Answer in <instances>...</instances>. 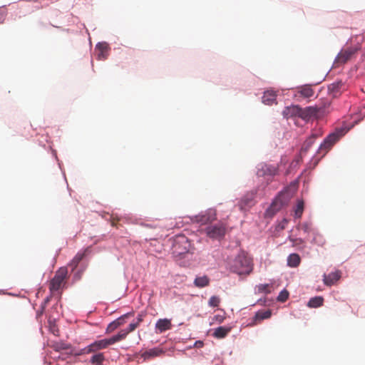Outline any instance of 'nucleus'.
<instances>
[{
    "label": "nucleus",
    "mask_w": 365,
    "mask_h": 365,
    "mask_svg": "<svg viewBox=\"0 0 365 365\" xmlns=\"http://www.w3.org/2000/svg\"><path fill=\"white\" fill-rule=\"evenodd\" d=\"M301 262L300 257L298 254H291L287 257V265L290 267H297Z\"/></svg>",
    "instance_id": "21"
},
{
    "label": "nucleus",
    "mask_w": 365,
    "mask_h": 365,
    "mask_svg": "<svg viewBox=\"0 0 365 365\" xmlns=\"http://www.w3.org/2000/svg\"><path fill=\"white\" fill-rule=\"evenodd\" d=\"M86 266H85L83 268H81L78 270H75L74 272V275H73V278L75 280H80L83 276V274L84 272V271L86 270Z\"/></svg>",
    "instance_id": "36"
},
{
    "label": "nucleus",
    "mask_w": 365,
    "mask_h": 365,
    "mask_svg": "<svg viewBox=\"0 0 365 365\" xmlns=\"http://www.w3.org/2000/svg\"><path fill=\"white\" fill-rule=\"evenodd\" d=\"M111 225H112V226H115L116 222H115V220H114V219H113V220H112V221H111Z\"/></svg>",
    "instance_id": "45"
},
{
    "label": "nucleus",
    "mask_w": 365,
    "mask_h": 365,
    "mask_svg": "<svg viewBox=\"0 0 365 365\" xmlns=\"http://www.w3.org/2000/svg\"><path fill=\"white\" fill-rule=\"evenodd\" d=\"M143 317H144V314L143 313H140L138 315L137 317V322L135 323H138V325L139 326L140 324L143 322Z\"/></svg>",
    "instance_id": "41"
},
{
    "label": "nucleus",
    "mask_w": 365,
    "mask_h": 365,
    "mask_svg": "<svg viewBox=\"0 0 365 365\" xmlns=\"http://www.w3.org/2000/svg\"><path fill=\"white\" fill-rule=\"evenodd\" d=\"M254 194L247 195L245 196L239 203L240 210H246L247 207H251L253 205Z\"/></svg>",
    "instance_id": "18"
},
{
    "label": "nucleus",
    "mask_w": 365,
    "mask_h": 365,
    "mask_svg": "<svg viewBox=\"0 0 365 365\" xmlns=\"http://www.w3.org/2000/svg\"><path fill=\"white\" fill-rule=\"evenodd\" d=\"M230 269L239 275L250 274L252 271V260L247 253L242 251L231 262Z\"/></svg>",
    "instance_id": "1"
},
{
    "label": "nucleus",
    "mask_w": 365,
    "mask_h": 365,
    "mask_svg": "<svg viewBox=\"0 0 365 365\" xmlns=\"http://www.w3.org/2000/svg\"><path fill=\"white\" fill-rule=\"evenodd\" d=\"M277 94L272 90L266 91L262 96V102L266 105H272L276 100Z\"/></svg>",
    "instance_id": "17"
},
{
    "label": "nucleus",
    "mask_w": 365,
    "mask_h": 365,
    "mask_svg": "<svg viewBox=\"0 0 365 365\" xmlns=\"http://www.w3.org/2000/svg\"><path fill=\"white\" fill-rule=\"evenodd\" d=\"M163 353V351L160 348H153L151 349H149L146 351H145L142 354V357L144 358V359H148L152 357H155L161 355Z\"/></svg>",
    "instance_id": "20"
},
{
    "label": "nucleus",
    "mask_w": 365,
    "mask_h": 365,
    "mask_svg": "<svg viewBox=\"0 0 365 365\" xmlns=\"http://www.w3.org/2000/svg\"><path fill=\"white\" fill-rule=\"evenodd\" d=\"M88 250L87 248L83 251H79L70 262L68 266L71 268V272H74L77 269L81 261L86 257Z\"/></svg>",
    "instance_id": "13"
},
{
    "label": "nucleus",
    "mask_w": 365,
    "mask_h": 365,
    "mask_svg": "<svg viewBox=\"0 0 365 365\" xmlns=\"http://www.w3.org/2000/svg\"><path fill=\"white\" fill-rule=\"evenodd\" d=\"M288 297L289 292L287 290L284 289L279 293V296L277 297V300L279 302H284L287 300Z\"/></svg>",
    "instance_id": "35"
},
{
    "label": "nucleus",
    "mask_w": 365,
    "mask_h": 365,
    "mask_svg": "<svg viewBox=\"0 0 365 365\" xmlns=\"http://www.w3.org/2000/svg\"><path fill=\"white\" fill-rule=\"evenodd\" d=\"M128 331L125 329H123V330H120L118 334L115 335V336H113L112 337H110V339L113 342V344H115L118 341H120L121 340H123L126 338V336H128Z\"/></svg>",
    "instance_id": "28"
},
{
    "label": "nucleus",
    "mask_w": 365,
    "mask_h": 365,
    "mask_svg": "<svg viewBox=\"0 0 365 365\" xmlns=\"http://www.w3.org/2000/svg\"><path fill=\"white\" fill-rule=\"evenodd\" d=\"M42 8H43L42 6H31V11H34V9L36 10H39V9H41Z\"/></svg>",
    "instance_id": "44"
},
{
    "label": "nucleus",
    "mask_w": 365,
    "mask_h": 365,
    "mask_svg": "<svg viewBox=\"0 0 365 365\" xmlns=\"http://www.w3.org/2000/svg\"><path fill=\"white\" fill-rule=\"evenodd\" d=\"M217 219V212L215 209H208L204 212H202L197 215L192 217L193 222L200 223L202 225L211 224Z\"/></svg>",
    "instance_id": "5"
},
{
    "label": "nucleus",
    "mask_w": 365,
    "mask_h": 365,
    "mask_svg": "<svg viewBox=\"0 0 365 365\" xmlns=\"http://www.w3.org/2000/svg\"><path fill=\"white\" fill-rule=\"evenodd\" d=\"M220 303V297L217 296H212L208 302V304L212 307H217Z\"/></svg>",
    "instance_id": "34"
},
{
    "label": "nucleus",
    "mask_w": 365,
    "mask_h": 365,
    "mask_svg": "<svg viewBox=\"0 0 365 365\" xmlns=\"http://www.w3.org/2000/svg\"><path fill=\"white\" fill-rule=\"evenodd\" d=\"M272 315V312L269 309L265 311H259L257 312L255 316L254 320L257 322V320H263L266 319H269ZM256 324V322H255Z\"/></svg>",
    "instance_id": "26"
},
{
    "label": "nucleus",
    "mask_w": 365,
    "mask_h": 365,
    "mask_svg": "<svg viewBox=\"0 0 365 365\" xmlns=\"http://www.w3.org/2000/svg\"><path fill=\"white\" fill-rule=\"evenodd\" d=\"M209 284L210 279L206 275L202 277H197L194 281L195 286L199 288L207 287L209 285Z\"/></svg>",
    "instance_id": "23"
},
{
    "label": "nucleus",
    "mask_w": 365,
    "mask_h": 365,
    "mask_svg": "<svg viewBox=\"0 0 365 365\" xmlns=\"http://www.w3.org/2000/svg\"><path fill=\"white\" fill-rule=\"evenodd\" d=\"M67 274L68 269L65 267H62L56 271L53 278L51 280L49 284V289L51 292H54L61 288H63L64 285L66 284Z\"/></svg>",
    "instance_id": "2"
},
{
    "label": "nucleus",
    "mask_w": 365,
    "mask_h": 365,
    "mask_svg": "<svg viewBox=\"0 0 365 365\" xmlns=\"http://www.w3.org/2000/svg\"><path fill=\"white\" fill-rule=\"evenodd\" d=\"M172 328V324L170 319H160L155 324V329L159 333H163Z\"/></svg>",
    "instance_id": "16"
},
{
    "label": "nucleus",
    "mask_w": 365,
    "mask_h": 365,
    "mask_svg": "<svg viewBox=\"0 0 365 365\" xmlns=\"http://www.w3.org/2000/svg\"><path fill=\"white\" fill-rule=\"evenodd\" d=\"M96 48L100 51L98 56L100 58H106L108 51V46L106 43H99L96 46Z\"/></svg>",
    "instance_id": "25"
},
{
    "label": "nucleus",
    "mask_w": 365,
    "mask_h": 365,
    "mask_svg": "<svg viewBox=\"0 0 365 365\" xmlns=\"http://www.w3.org/2000/svg\"><path fill=\"white\" fill-rule=\"evenodd\" d=\"M134 315L133 312H128L126 313L121 317H118L117 319L114 320L113 322H110L107 328H106V333H111L116 329H118L119 327L122 326L125 324V319L133 317Z\"/></svg>",
    "instance_id": "10"
},
{
    "label": "nucleus",
    "mask_w": 365,
    "mask_h": 365,
    "mask_svg": "<svg viewBox=\"0 0 365 365\" xmlns=\"http://www.w3.org/2000/svg\"><path fill=\"white\" fill-rule=\"evenodd\" d=\"M105 360V357L103 353H98L96 354H94L91 358V363L93 365H102L103 361Z\"/></svg>",
    "instance_id": "30"
},
{
    "label": "nucleus",
    "mask_w": 365,
    "mask_h": 365,
    "mask_svg": "<svg viewBox=\"0 0 365 365\" xmlns=\"http://www.w3.org/2000/svg\"><path fill=\"white\" fill-rule=\"evenodd\" d=\"M323 303L324 298L322 297L318 296L311 298L307 303V306L310 308H318L322 307Z\"/></svg>",
    "instance_id": "24"
},
{
    "label": "nucleus",
    "mask_w": 365,
    "mask_h": 365,
    "mask_svg": "<svg viewBox=\"0 0 365 365\" xmlns=\"http://www.w3.org/2000/svg\"><path fill=\"white\" fill-rule=\"evenodd\" d=\"M258 293L269 294L271 292L269 284H260L257 286Z\"/></svg>",
    "instance_id": "33"
},
{
    "label": "nucleus",
    "mask_w": 365,
    "mask_h": 365,
    "mask_svg": "<svg viewBox=\"0 0 365 365\" xmlns=\"http://www.w3.org/2000/svg\"><path fill=\"white\" fill-rule=\"evenodd\" d=\"M328 90L333 97H337L344 90V84L341 81L334 82L329 86Z\"/></svg>",
    "instance_id": "15"
},
{
    "label": "nucleus",
    "mask_w": 365,
    "mask_h": 365,
    "mask_svg": "<svg viewBox=\"0 0 365 365\" xmlns=\"http://www.w3.org/2000/svg\"><path fill=\"white\" fill-rule=\"evenodd\" d=\"M298 93L304 98H309L314 95V90L309 85H304L297 88Z\"/></svg>",
    "instance_id": "19"
},
{
    "label": "nucleus",
    "mask_w": 365,
    "mask_h": 365,
    "mask_svg": "<svg viewBox=\"0 0 365 365\" xmlns=\"http://www.w3.org/2000/svg\"><path fill=\"white\" fill-rule=\"evenodd\" d=\"M357 51V47H349L341 50L335 58L334 64L339 66L346 63L352 58Z\"/></svg>",
    "instance_id": "9"
},
{
    "label": "nucleus",
    "mask_w": 365,
    "mask_h": 365,
    "mask_svg": "<svg viewBox=\"0 0 365 365\" xmlns=\"http://www.w3.org/2000/svg\"><path fill=\"white\" fill-rule=\"evenodd\" d=\"M301 229L304 233H309L312 232V224L310 222H304L301 225Z\"/></svg>",
    "instance_id": "37"
},
{
    "label": "nucleus",
    "mask_w": 365,
    "mask_h": 365,
    "mask_svg": "<svg viewBox=\"0 0 365 365\" xmlns=\"http://www.w3.org/2000/svg\"><path fill=\"white\" fill-rule=\"evenodd\" d=\"M230 327H219L214 331L213 336L217 339H222L225 337L227 334L230 331Z\"/></svg>",
    "instance_id": "22"
},
{
    "label": "nucleus",
    "mask_w": 365,
    "mask_h": 365,
    "mask_svg": "<svg viewBox=\"0 0 365 365\" xmlns=\"http://www.w3.org/2000/svg\"><path fill=\"white\" fill-rule=\"evenodd\" d=\"M304 211V202L302 200H299L297 202V207L294 210V215L297 218H300L302 215Z\"/></svg>",
    "instance_id": "32"
},
{
    "label": "nucleus",
    "mask_w": 365,
    "mask_h": 365,
    "mask_svg": "<svg viewBox=\"0 0 365 365\" xmlns=\"http://www.w3.org/2000/svg\"><path fill=\"white\" fill-rule=\"evenodd\" d=\"M341 277V272L337 270L329 273V274H324L323 275V282L327 286H331L337 282Z\"/></svg>",
    "instance_id": "12"
},
{
    "label": "nucleus",
    "mask_w": 365,
    "mask_h": 365,
    "mask_svg": "<svg viewBox=\"0 0 365 365\" xmlns=\"http://www.w3.org/2000/svg\"><path fill=\"white\" fill-rule=\"evenodd\" d=\"M6 14L5 11H0V24L4 23L6 19Z\"/></svg>",
    "instance_id": "40"
},
{
    "label": "nucleus",
    "mask_w": 365,
    "mask_h": 365,
    "mask_svg": "<svg viewBox=\"0 0 365 365\" xmlns=\"http://www.w3.org/2000/svg\"><path fill=\"white\" fill-rule=\"evenodd\" d=\"M300 107L299 106L292 105L287 106L282 111V115L286 118L299 117Z\"/></svg>",
    "instance_id": "14"
},
{
    "label": "nucleus",
    "mask_w": 365,
    "mask_h": 365,
    "mask_svg": "<svg viewBox=\"0 0 365 365\" xmlns=\"http://www.w3.org/2000/svg\"><path fill=\"white\" fill-rule=\"evenodd\" d=\"M317 135L315 134H312V136L308 138L305 142L303 144L302 147V149H301V152L302 153H306L308 149L312 146V145L314 143V138H317Z\"/></svg>",
    "instance_id": "31"
},
{
    "label": "nucleus",
    "mask_w": 365,
    "mask_h": 365,
    "mask_svg": "<svg viewBox=\"0 0 365 365\" xmlns=\"http://www.w3.org/2000/svg\"><path fill=\"white\" fill-rule=\"evenodd\" d=\"M48 346L56 351L67 349V346L62 341H50Z\"/></svg>",
    "instance_id": "29"
},
{
    "label": "nucleus",
    "mask_w": 365,
    "mask_h": 365,
    "mask_svg": "<svg viewBox=\"0 0 365 365\" xmlns=\"http://www.w3.org/2000/svg\"><path fill=\"white\" fill-rule=\"evenodd\" d=\"M282 207V202L279 199H276L270 205L267 212L274 215L279 211Z\"/></svg>",
    "instance_id": "27"
},
{
    "label": "nucleus",
    "mask_w": 365,
    "mask_h": 365,
    "mask_svg": "<svg viewBox=\"0 0 365 365\" xmlns=\"http://www.w3.org/2000/svg\"><path fill=\"white\" fill-rule=\"evenodd\" d=\"M226 225L223 222H218L215 225H211L205 228V233L207 237L212 239H220L223 237L226 232Z\"/></svg>",
    "instance_id": "4"
},
{
    "label": "nucleus",
    "mask_w": 365,
    "mask_h": 365,
    "mask_svg": "<svg viewBox=\"0 0 365 365\" xmlns=\"http://www.w3.org/2000/svg\"><path fill=\"white\" fill-rule=\"evenodd\" d=\"M113 344L110 338L96 341L83 349L84 354L94 353Z\"/></svg>",
    "instance_id": "8"
},
{
    "label": "nucleus",
    "mask_w": 365,
    "mask_h": 365,
    "mask_svg": "<svg viewBox=\"0 0 365 365\" xmlns=\"http://www.w3.org/2000/svg\"><path fill=\"white\" fill-rule=\"evenodd\" d=\"M344 134L345 131L344 129H338L335 132L330 133L324 139L323 143H322L320 149L327 153Z\"/></svg>",
    "instance_id": "7"
},
{
    "label": "nucleus",
    "mask_w": 365,
    "mask_h": 365,
    "mask_svg": "<svg viewBox=\"0 0 365 365\" xmlns=\"http://www.w3.org/2000/svg\"><path fill=\"white\" fill-rule=\"evenodd\" d=\"M50 301V297H46L43 302L41 304V306H43V309H46L47 304Z\"/></svg>",
    "instance_id": "42"
},
{
    "label": "nucleus",
    "mask_w": 365,
    "mask_h": 365,
    "mask_svg": "<svg viewBox=\"0 0 365 365\" xmlns=\"http://www.w3.org/2000/svg\"><path fill=\"white\" fill-rule=\"evenodd\" d=\"M279 167L277 165L262 163L259 165L257 175L267 179V182L272 181V178L278 175Z\"/></svg>",
    "instance_id": "3"
},
{
    "label": "nucleus",
    "mask_w": 365,
    "mask_h": 365,
    "mask_svg": "<svg viewBox=\"0 0 365 365\" xmlns=\"http://www.w3.org/2000/svg\"><path fill=\"white\" fill-rule=\"evenodd\" d=\"M190 249V242L184 235H180L176 237L173 245V252L178 255H182L189 252Z\"/></svg>",
    "instance_id": "6"
},
{
    "label": "nucleus",
    "mask_w": 365,
    "mask_h": 365,
    "mask_svg": "<svg viewBox=\"0 0 365 365\" xmlns=\"http://www.w3.org/2000/svg\"><path fill=\"white\" fill-rule=\"evenodd\" d=\"M138 327V323H130L126 330L128 333L133 331Z\"/></svg>",
    "instance_id": "39"
},
{
    "label": "nucleus",
    "mask_w": 365,
    "mask_h": 365,
    "mask_svg": "<svg viewBox=\"0 0 365 365\" xmlns=\"http://www.w3.org/2000/svg\"><path fill=\"white\" fill-rule=\"evenodd\" d=\"M44 310H45V309H43V306L41 305L40 310L37 311V312H36L37 318L40 317L43 314Z\"/></svg>",
    "instance_id": "43"
},
{
    "label": "nucleus",
    "mask_w": 365,
    "mask_h": 365,
    "mask_svg": "<svg viewBox=\"0 0 365 365\" xmlns=\"http://www.w3.org/2000/svg\"><path fill=\"white\" fill-rule=\"evenodd\" d=\"M319 109L317 107L309 106L305 108H300L299 118L303 120H309L312 117L316 116Z\"/></svg>",
    "instance_id": "11"
},
{
    "label": "nucleus",
    "mask_w": 365,
    "mask_h": 365,
    "mask_svg": "<svg viewBox=\"0 0 365 365\" xmlns=\"http://www.w3.org/2000/svg\"><path fill=\"white\" fill-rule=\"evenodd\" d=\"M289 240L292 242L293 247H298L300 245H302L304 243V240L301 238H292L289 237Z\"/></svg>",
    "instance_id": "38"
}]
</instances>
